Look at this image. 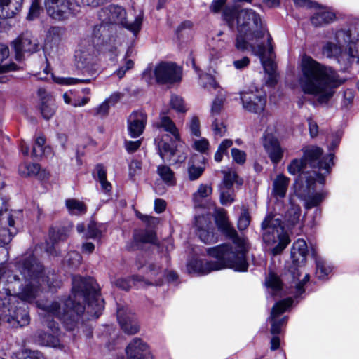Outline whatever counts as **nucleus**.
Wrapping results in <instances>:
<instances>
[{
  "mask_svg": "<svg viewBox=\"0 0 359 359\" xmlns=\"http://www.w3.org/2000/svg\"><path fill=\"white\" fill-rule=\"evenodd\" d=\"M64 305L65 309L62 312L57 302L39 304L47 313V316L43 314V323L49 331L38 330L34 334L35 342L41 346H58V327L55 322L49 321V317H57L63 321L67 329L73 330L85 311L90 317L97 318L104 309V300L100 297L99 288L93 279L74 276L72 295L65 301Z\"/></svg>",
  "mask_w": 359,
  "mask_h": 359,
  "instance_id": "1",
  "label": "nucleus"
},
{
  "mask_svg": "<svg viewBox=\"0 0 359 359\" xmlns=\"http://www.w3.org/2000/svg\"><path fill=\"white\" fill-rule=\"evenodd\" d=\"M299 86L302 91L317 97L320 104H326L342 83L337 72L321 65L311 57L304 55L301 60Z\"/></svg>",
  "mask_w": 359,
  "mask_h": 359,
  "instance_id": "2",
  "label": "nucleus"
},
{
  "mask_svg": "<svg viewBox=\"0 0 359 359\" xmlns=\"http://www.w3.org/2000/svg\"><path fill=\"white\" fill-rule=\"evenodd\" d=\"M235 18L238 32L236 48L241 51L252 50L260 53L262 48L259 45L255 46V42L261 41L265 36L267 39L270 35L263 25L259 15L252 9L230 11L226 7V22L230 27H233Z\"/></svg>",
  "mask_w": 359,
  "mask_h": 359,
  "instance_id": "3",
  "label": "nucleus"
},
{
  "mask_svg": "<svg viewBox=\"0 0 359 359\" xmlns=\"http://www.w3.org/2000/svg\"><path fill=\"white\" fill-rule=\"evenodd\" d=\"M323 149L318 147L311 146L304 150L301 159H293L287 165L290 175L299 174V180L305 182L308 188H311L316 182L323 184L325 177L330 172L333 164V155L321 158Z\"/></svg>",
  "mask_w": 359,
  "mask_h": 359,
  "instance_id": "4",
  "label": "nucleus"
},
{
  "mask_svg": "<svg viewBox=\"0 0 359 359\" xmlns=\"http://www.w3.org/2000/svg\"><path fill=\"white\" fill-rule=\"evenodd\" d=\"M20 272L26 280L29 281L19 294L22 301L34 300L37 297L42 284H46L50 289L60 285V283L55 278V273H49L46 276L43 275V267L34 257H29L24 260Z\"/></svg>",
  "mask_w": 359,
  "mask_h": 359,
  "instance_id": "5",
  "label": "nucleus"
},
{
  "mask_svg": "<svg viewBox=\"0 0 359 359\" xmlns=\"http://www.w3.org/2000/svg\"><path fill=\"white\" fill-rule=\"evenodd\" d=\"M226 267L236 271H248L246 255L250 250L248 239L240 236L231 223L226 219Z\"/></svg>",
  "mask_w": 359,
  "mask_h": 359,
  "instance_id": "6",
  "label": "nucleus"
},
{
  "mask_svg": "<svg viewBox=\"0 0 359 359\" xmlns=\"http://www.w3.org/2000/svg\"><path fill=\"white\" fill-rule=\"evenodd\" d=\"M100 16L102 22L95 26L93 29V35L99 39H104L108 36L107 24L121 25L134 34H137L140 30L143 19V15L140 13L133 22L128 23L125 9L116 5H109L103 8Z\"/></svg>",
  "mask_w": 359,
  "mask_h": 359,
  "instance_id": "7",
  "label": "nucleus"
},
{
  "mask_svg": "<svg viewBox=\"0 0 359 359\" xmlns=\"http://www.w3.org/2000/svg\"><path fill=\"white\" fill-rule=\"evenodd\" d=\"M356 37L351 29H340L336 32L332 41L327 42L323 47L322 52L329 58H336L339 62L351 60L358 55L356 48Z\"/></svg>",
  "mask_w": 359,
  "mask_h": 359,
  "instance_id": "8",
  "label": "nucleus"
},
{
  "mask_svg": "<svg viewBox=\"0 0 359 359\" xmlns=\"http://www.w3.org/2000/svg\"><path fill=\"white\" fill-rule=\"evenodd\" d=\"M263 241L269 246H273V256L280 255L290 243L288 233L285 230L282 220L276 215L268 213L261 223Z\"/></svg>",
  "mask_w": 359,
  "mask_h": 359,
  "instance_id": "9",
  "label": "nucleus"
},
{
  "mask_svg": "<svg viewBox=\"0 0 359 359\" xmlns=\"http://www.w3.org/2000/svg\"><path fill=\"white\" fill-rule=\"evenodd\" d=\"M243 107L245 109L255 114H261L266 104V95L261 89H249L241 95Z\"/></svg>",
  "mask_w": 359,
  "mask_h": 359,
  "instance_id": "10",
  "label": "nucleus"
},
{
  "mask_svg": "<svg viewBox=\"0 0 359 359\" xmlns=\"http://www.w3.org/2000/svg\"><path fill=\"white\" fill-rule=\"evenodd\" d=\"M155 80L158 83L172 84L180 82L182 79V69L173 62H163L155 67Z\"/></svg>",
  "mask_w": 359,
  "mask_h": 359,
  "instance_id": "11",
  "label": "nucleus"
},
{
  "mask_svg": "<svg viewBox=\"0 0 359 359\" xmlns=\"http://www.w3.org/2000/svg\"><path fill=\"white\" fill-rule=\"evenodd\" d=\"M307 254L308 247L304 239L299 238L293 243L290 252L292 266H288L289 275L293 280L298 279L300 276L299 267L305 264Z\"/></svg>",
  "mask_w": 359,
  "mask_h": 359,
  "instance_id": "12",
  "label": "nucleus"
},
{
  "mask_svg": "<svg viewBox=\"0 0 359 359\" xmlns=\"http://www.w3.org/2000/svg\"><path fill=\"white\" fill-rule=\"evenodd\" d=\"M266 39L268 42L267 50H266L264 43L262 41H259L258 43L255 42V46H258L259 45L261 46L262 51L260 53L254 52L252 50H249L251 51L252 54L259 57L265 72L270 76V81L269 82H270L271 85H273L276 82L275 80L276 65L274 61L272 60V54L273 51V47L271 43L272 38L271 36H268V38Z\"/></svg>",
  "mask_w": 359,
  "mask_h": 359,
  "instance_id": "13",
  "label": "nucleus"
},
{
  "mask_svg": "<svg viewBox=\"0 0 359 359\" xmlns=\"http://www.w3.org/2000/svg\"><path fill=\"white\" fill-rule=\"evenodd\" d=\"M13 46L18 60L22 59L24 53H33L39 50L37 39L29 32L22 33L13 42Z\"/></svg>",
  "mask_w": 359,
  "mask_h": 359,
  "instance_id": "14",
  "label": "nucleus"
},
{
  "mask_svg": "<svg viewBox=\"0 0 359 359\" xmlns=\"http://www.w3.org/2000/svg\"><path fill=\"white\" fill-rule=\"evenodd\" d=\"M175 142L172 145L161 140L158 144V153L161 158L164 161H168L171 163H178L184 162L187 157V152L180 151L177 149V145H174Z\"/></svg>",
  "mask_w": 359,
  "mask_h": 359,
  "instance_id": "15",
  "label": "nucleus"
},
{
  "mask_svg": "<svg viewBox=\"0 0 359 359\" xmlns=\"http://www.w3.org/2000/svg\"><path fill=\"white\" fill-rule=\"evenodd\" d=\"M292 304V299L288 298L277 302L273 306L269 318L271 323V333L273 335L278 334L281 331V327L284 325L287 320V318L285 316L280 320H277V317L285 312V311L290 307Z\"/></svg>",
  "mask_w": 359,
  "mask_h": 359,
  "instance_id": "16",
  "label": "nucleus"
},
{
  "mask_svg": "<svg viewBox=\"0 0 359 359\" xmlns=\"http://www.w3.org/2000/svg\"><path fill=\"white\" fill-rule=\"evenodd\" d=\"M210 217L209 215H198L195 217L194 227L201 241L206 244L215 243L217 238L210 231Z\"/></svg>",
  "mask_w": 359,
  "mask_h": 359,
  "instance_id": "17",
  "label": "nucleus"
},
{
  "mask_svg": "<svg viewBox=\"0 0 359 359\" xmlns=\"http://www.w3.org/2000/svg\"><path fill=\"white\" fill-rule=\"evenodd\" d=\"M71 0H44L47 13L56 20H64L70 13Z\"/></svg>",
  "mask_w": 359,
  "mask_h": 359,
  "instance_id": "18",
  "label": "nucleus"
},
{
  "mask_svg": "<svg viewBox=\"0 0 359 359\" xmlns=\"http://www.w3.org/2000/svg\"><path fill=\"white\" fill-rule=\"evenodd\" d=\"M117 318L122 330L127 334H134L139 330L135 314L128 307L117 309Z\"/></svg>",
  "mask_w": 359,
  "mask_h": 359,
  "instance_id": "19",
  "label": "nucleus"
},
{
  "mask_svg": "<svg viewBox=\"0 0 359 359\" xmlns=\"http://www.w3.org/2000/svg\"><path fill=\"white\" fill-rule=\"evenodd\" d=\"M93 53L94 46L92 44H89L86 51L81 49L76 55L78 67L86 69V72L91 76L95 74Z\"/></svg>",
  "mask_w": 359,
  "mask_h": 359,
  "instance_id": "20",
  "label": "nucleus"
},
{
  "mask_svg": "<svg viewBox=\"0 0 359 359\" xmlns=\"http://www.w3.org/2000/svg\"><path fill=\"white\" fill-rule=\"evenodd\" d=\"M126 351L130 359H152L148 346L139 338H135Z\"/></svg>",
  "mask_w": 359,
  "mask_h": 359,
  "instance_id": "21",
  "label": "nucleus"
},
{
  "mask_svg": "<svg viewBox=\"0 0 359 359\" xmlns=\"http://www.w3.org/2000/svg\"><path fill=\"white\" fill-rule=\"evenodd\" d=\"M263 146L273 163L276 164L280 161L283 151L278 140L274 136L271 134L265 135Z\"/></svg>",
  "mask_w": 359,
  "mask_h": 359,
  "instance_id": "22",
  "label": "nucleus"
},
{
  "mask_svg": "<svg viewBox=\"0 0 359 359\" xmlns=\"http://www.w3.org/2000/svg\"><path fill=\"white\" fill-rule=\"evenodd\" d=\"M6 322L13 327H22L30 323V316L27 306L23 304L22 306L16 308L12 315L6 318Z\"/></svg>",
  "mask_w": 359,
  "mask_h": 359,
  "instance_id": "23",
  "label": "nucleus"
},
{
  "mask_svg": "<svg viewBox=\"0 0 359 359\" xmlns=\"http://www.w3.org/2000/svg\"><path fill=\"white\" fill-rule=\"evenodd\" d=\"M243 181L239 178L235 171L226 172V204L235 201V189H238Z\"/></svg>",
  "mask_w": 359,
  "mask_h": 359,
  "instance_id": "24",
  "label": "nucleus"
},
{
  "mask_svg": "<svg viewBox=\"0 0 359 359\" xmlns=\"http://www.w3.org/2000/svg\"><path fill=\"white\" fill-rule=\"evenodd\" d=\"M37 93L41 99V113L45 119L48 120L54 115L55 111L54 100L43 88H39Z\"/></svg>",
  "mask_w": 359,
  "mask_h": 359,
  "instance_id": "25",
  "label": "nucleus"
},
{
  "mask_svg": "<svg viewBox=\"0 0 359 359\" xmlns=\"http://www.w3.org/2000/svg\"><path fill=\"white\" fill-rule=\"evenodd\" d=\"M146 115L142 112L132 114L128 118V131L132 137L140 135L145 127Z\"/></svg>",
  "mask_w": 359,
  "mask_h": 359,
  "instance_id": "26",
  "label": "nucleus"
},
{
  "mask_svg": "<svg viewBox=\"0 0 359 359\" xmlns=\"http://www.w3.org/2000/svg\"><path fill=\"white\" fill-rule=\"evenodd\" d=\"M205 165L206 158L204 156L198 154L194 155L189 163V179L191 181L198 180L203 173Z\"/></svg>",
  "mask_w": 359,
  "mask_h": 359,
  "instance_id": "27",
  "label": "nucleus"
},
{
  "mask_svg": "<svg viewBox=\"0 0 359 359\" xmlns=\"http://www.w3.org/2000/svg\"><path fill=\"white\" fill-rule=\"evenodd\" d=\"M212 262H203L200 260H194L187 264V271L189 273L207 274L212 271L222 269L223 264H215Z\"/></svg>",
  "mask_w": 359,
  "mask_h": 359,
  "instance_id": "28",
  "label": "nucleus"
},
{
  "mask_svg": "<svg viewBox=\"0 0 359 359\" xmlns=\"http://www.w3.org/2000/svg\"><path fill=\"white\" fill-rule=\"evenodd\" d=\"M22 0H0V18H13L20 9Z\"/></svg>",
  "mask_w": 359,
  "mask_h": 359,
  "instance_id": "29",
  "label": "nucleus"
},
{
  "mask_svg": "<svg viewBox=\"0 0 359 359\" xmlns=\"http://www.w3.org/2000/svg\"><path fill=\"white\" fill-rule=\"evenodd\" d=\"M290 179L283 175H278L273 180L272 195L277 200L283 198L285 196Z\"/></svg>",
  "mask_w": 359,
  "mask_h": 359,
  "instance_id": "30",
  "label": "nucleus"
},
{
  "mask_svg": "<svg viewBox=\"0 0 359 359\" xmlns=\"http://www.w3.org/2000/svg\"><path fill=\"white\" fill-rule=\"evenodd\" d=\"M315 184L312 185L311 188H308L306 185V188L308 189L306 194L303 195L304 200L305 201V208L306 209H311L313 207L318 206L325 198V194L323 192L319 193H311V190L315 189Z\"/></svg>",
  "mask_w": 359,
  "mask_h": 359,
  "instance_id": "31",
  "label": "nucleus"
},
{
  "mask_svg": "<svg viewBox=\"0 0 359 359\" xmlns=\"http://www.w3.org/2000/svg\"><path fill=\"white\" fill-rule=\"evenodd\" d=\"M166 112L163 111L159 122L157 123L158 128H163L166 132L170 133L174 137L175 141H180V135L179 131L174 122L168 116L163 115Z\"/></svg>",
  "mask_w": 359,
  "mask_h": 359,
  "instance_id": "32",
  "label": "nucleus"
},
{
  "mask_svg": "<svg viewBox=\"0 0 359 359\" xmlns=\"http://www.w3.org/2000/svg\"><path fill=\"white\" fill-rule=\"evenodd\" d=\"M116 284L118 287L124 290H128L132 287V285L140 287L148 285L149 283L140 276H133L130 280L118 279L116 280Z\"/></svg>",
  "mask_w": 359,
  "mask_h": 359,
  "instance_id": "33",
  "label": "nucleus"
},
{
  "mask_svg": "<svg viewBox=\"0 0 359 359\" xmlns=\"http://www.w3.org/2000/svg\"><path fill=\"white\" fill-rule=\"evenodd\" d=\"M199 83L203 88L209 91L217 90L220 94L222 91V88L220 87L215 78L208 74H203L199 76Z\"/></svg>",
  "mask_w": 359,
  "mask_h": 359,
  "instance_id": "34",
  "label": "nucleus"
},
{
  "mask_svg": "<svg viewBox=\"0 0 359 359\" xmlns=\"http://www.w3.org/2000/svg\"><path fill=\"white\" fill-rule=\"evenodd\" d=\"M335 19V15L329 11H321L316 13L311 17V23L316 26H323L326 24H329L334 21Z\"/></svg>",
  "mask_w": 359,
  "mask_h": 359,
  "instance_id": "35",
  "label": "nucleus"
},
{
  "mask_svg": "<svg viewBox=\"0 0 359 359\" xmlns=\"http://www.w3.org/2000/svg\"><path fill=\"white\" fill-rule=\"evenodd\" d=\"M301 208L299 205H292L285 215V222L288 228H292L299 223Z\"/></svg>",
  "mask_w": 359,
  "mask_h": 359,
  "instance_id": "36",
  "label": "nucleus"
},
{
  "mask_svg": "<svg viewBox=\"0 0 359 359\" xmlns=\"http://www.w3.org/2000/svg\"><path fill=\"white\" fill-rule=\"evenodd\" d=\"M68 236L67 227H52L49 231L50 239L53 243L66 240Z\"/></svg>",
  "mask_w": 359,
  "mask_h": 359,
  "instance_id": "37",
  "label": "nucleus"
},
{
  "mask_svg": "<svg viewBox=\"0 0 359 359\" xmlns=\"http://www.w3.org/2000/svg\"><path fill=\"white\" fill-rule=\"evenodd\" d=\"M9 55V50L7 46L0 44V73L14 71L17 69V66L14 63L10 65L3 64L4 61Z\"/></svg>",
  "mask_w": 359,
  "mask_h": 359,
  "instance_id": "38",
  "label": "nucleus"
},
{
  "mask_svg": "<svg viewBox=\"0 0 359 359\" xmlns=\"http://www.w3.org/2000/svg\"><path fill=\"white\" fill-rule=\"evenodd\" d=\"M207 253L209 256H210L212 258H215L217 259V262H211L213 263L214 266L215 264H219L221 262H222L223 266L222 269L224 268V245H219L213 248H210L207 249Z\"/></svg>",
  "mask_w": 359,
  "mask_h": 359,
  "instance_id": "39",
  "label": "nucleus"
},
{
  "mask_svg": "<svg viewBox=\"0 0 359 359\" xmlns=\"http://www.w3.org/2000/svg\"><path fill=\"white\" fill-rule=\"evenodd\" d=\"M39 170V164L23 163L19 165L18 172L22 177H32L37 175Z\"/></svg>",
  "mask_w": 359,
  "mask_h": 359,
  "instance_id": "40",
  "label": "nucleus"
},
{
  "mask_svg": "<svg viewBox=\"0 0 359 359\" xmlns=\"http://www.w3.org/2000/svg\"><path fill=\"white\" fill-rule=\"evenodd\" d=\"M97 179L103 191L109 192L111 189V184L107 180V172L102 165H97L95 168Z\"/></svg>",
  "mask_w": 359,
  "mask_h": 359,
  "instance_id": "41",
  "label": "nucleus"
},
{
  "mask_svg": "<svg viewBox=\"0 0 359 359\" xmlns=\"http://www.w3.org/2000/svg\"><path fill=\"white\" fill-rule=\"evenodd\" d=\"M66 206L72 214L81 215L86 212L85 204L76 199H68L66 201Z\"/></svg>",
  "mask_w": 359,
  "mask_h": 359,
  "instance_id": "42",
  "label": "nucleus"
},
{
  "mask_svg": "<svg viewBox=\"0 0 359 359\" xmlns=\"http://www.w3.org/2000/svg\"><path fill=\"white\" fill-rule=\"evenodd\" d=\"M157 172L165 183L169 184L175 183L174 172L170 167L165 165H159L157 168Z\"/></svg>",
  "mask_w": 359,
  "mask_h": 359,
  "instance_id": "43",
  "label": "nucleus"
},
{
  "mask_svg": "<svg viewBox=\"0 0 359 359\" xmlns=\"http://www.w3.org/2000/svg\"><path fill=\"white\" fill-rule=\"evenodd\" d=\"M265 284L275 292L282 290V281L273 272H269L266 277Z\"/></svg>",
  "mask_w": 359,
  "mask_h": 359,
  "instance_id": "44",
  "label": "nucleus"
},
{
  "mask_svg": "<svg viewBox=\"0 0 359 359\" xmlns=\"http://www.w3.org/2000/svg\"><path fill=\"white\" fill-rule=\"evenodd\" d=\"M62 36V29L61 28L58 27H52L47 32L46 41L47 43L56 45L60 41Z\"/></svg>",
  "mask_w": 359,
  "mask_h": 359,
  "instance_id": "45",
  "label": "nucleus"
},
{
  "mask_svg": "<svg viewBox=\"0 0 359 359\" xmlns=\"http://www.w3.org/2000/svg\"><path fill=\"white\" fill-rule=\"evenodd\" d=\"M251 217L249 211L245 207H242L241 213L238 217L237 226L240 231H244L248 229L250 224Z\"/></svg>",
  "mask_w": 359,
  "mask_h": 359,
  "instance_id": "46",
  "label": "nucleus"
},
{
  "mask_svg": "<svg viewBox=\"0 0 359 359\" xmlns=\"http://www.w3.org/2000/svg\"><path fill=\"white\" fill-rule=\"evenodd\" d=\"M54 81L60 85H76L79 83H89L92 79H77L72 77H57L54 78Z\"/></svg>",
  "mask_w": 359,
  "mask_h": 359,
  "instance_id": "47",
  "label": "nucleus"
},
{
  "mask_svg": "<svg viewBox=\"0 0 359 359\" xmlns=\"http://www.w3.org/2000/svg\"><path fill=\"white\" fill-rule=\"evenodd\" d=\"M45 142L46 140L43 136H39L36 138L32 151V156L33 157L38 158L43 156L45 151Z\"/></svg>",
  "mask_w": 359,
  "mask_h": 359,
  "instance_id": "48",
  "label": "nucleus"
},
{
  "mask_svg": "<svg viewBox=\"0 0 359 359\" xmlns=\"http://www.w3.org/2000/svg\"><path fill=\"white\" fill-rule=\"evenodd\" d=\"M135 239L138 242L155 243L156 241V233L151 230L142 231L135 235Z\"/></svg>",
  "mask_w": 359,
  "mask_h": 359,
  "instance_id": "49",
  "label": "nucleus"
},
{
  "mask_svg": "<svg viewBox=\"0 0 359 359\" xmlns=\"http://www.w3.org/2000/svg\"><path fill=\"white\" fill-rule=\"evenodd\" d=\"M316 275L319 279H325L331 271L329 266H326L325 262L319 258L316 259Z\"/></svg>",
  "mask_w": 359,
  "mask_h": 359,
  "instance_id": "50",
  "label": "nucleus"
},
{
  "mask_svg": "<svg viewBox=\"0 0 359 359\" xmlns=\"http://www.w3.org/2000/svg\"><path fill=\"white\" fill-rule=\"evenodd\" d=\"M212 187L208 184H201L197 191L193 194L194 200L199 201L201 198H206L212 194Z\"/></svg>",
  "mask_w": 359,
  "mask_h": 359,
  "instance_id": "51",
  "label": "nucleus"
},
{
  "mask_svg": "<svg viewBox=\"0 0 359 359\" xmlns=\"http://www.w3.org/2000/svg\"><path fill=\"white\" fill-rule=\"evenodd\" d=\"M102 231L99 226L95 222H90L87 226V230L85 233L86 238H100Z\"/></svg>",
  "mask_w": 359,
  "mask_h": 359,
  "instance_id": "52",
  "label": "nucleus"
},
{
  "mask_svg": "<svg viewBox=\"0 0 359 359\" xmlns=\"http://www.w3.org/2000/svg\"><path fill=\"white\" fill-rule=\"evenodd\" d=\"M285 278L286 279L294 283V284H295L294 287H295V290H296L295 295L296 296H299L304 292V290L303 288L304 285L309 280V275L306 274L302 281L297 283V281L299 280V279L293 280L291 278V276L289 275V269H287V273H286L285 274ZM298 278H299V277Z\"/></svg>",
  "mask_w": 359,
  "mask_h": 359,
  "instance_id": "53",
  "label": "nucleus"
},
{
  "mask_svg": "<svg viewBox=\"0 0 359 359\" xmlns=\"http://www.w3.org/2000/svg\"><path fill=\"white\" fill-rule=\"evenodd\" d=\"M81 260V255L76 251L70 252L66 257V262L72 268H77L80 265Z\"/></svg>",
  "mask_w": 359,
  "mask_h": 359,
  "instance_id": "54",
  "label": "nucleus"
},
{
  "mask_svg": "<svg viewBox=\"0 0 359 359\" xmlns=\"http://www.w3.org/2000/svg\"><path fill=\"white\" fill-rule=\"evenodd\" d=\"M224 100L223 97L219 95L217 96L212 104L211 107V116H218L220 114L223 109Z\"/></svg>",
  "mask_w": 359,
  "mask_h": 359,
  "instance_id": "55",
  "label": "nucleus"
},
{
  "mask_svg": "<svg viewBox=\"0 0 359 359\" xmlns=\"http://www.w3.org/2000/svg\"><path fill=\"white\" fill-rule=\"evenodd\" d=\"M233 162L243 165L246 161V154L245 151L236 148H233L231 151Z\"/></svg>",
  "mask_w": 359,
  "mask_h": 359,
  "instance_id": "56",
  "label": "nucleus"
},
{
  "mask_svg": "<svg viewBox=\"0 0 359 359\" xmlns=\"http://www.w3.org/2000/svg\"><path fill=\"white\" fill-rule=\"evenodd\" d=\"M39 4V0H32L27 15V19L32 20L39 15L41 11V7Z\"/></svg>",
  "mask_w": 359,
  "mask_h": 359,
  "instance_id": "57",
  "label": "nucleus"
},
{
  "mask_svg": "<svg viewBox=\"0 0 359 359\" xmlns=\"http://www.w3.org/2000/svg\"><path fill=\"white\" fill-rule=\"evenodd\" d=\"M212 116L213 118L212 128L215 136H222L223 118L222 117Z\"/></svg>",
  "mask_w": 359,
  "mask_h": 359,
  "instance_id": "58",
  "label": "nucleus"
},
{
  "mask_svg": "<svg viewBox=\"0 0 359 359\" xmlns=\"http://www.w3.org/2000/svg\"><path fill=\"white\" fill-rule=\"evenodd\" d=\"M170 105L172 109H174L175 110H176L178 112L186 111V109L184 105L183 100L177 95L171 96Z\"/></svg>",
  "mask_w": 359,
  "mask_h": 359,
  "instance_id": "59",
  "label": "nucleus"
},
{
  "mask_svg": "<svg viewBox=\"0 0 359 359\" xmlns=\"http://www.w3.org/2000/svg\"><path fill=\"white\" fill-rule=\"evenodd\" d=\"M215 223L218 229L222 232H224V212L222 209H217L215 211Z\"/></svg>",
  "mask_w": 359,
  "mask_h": 359,
  "instance_id": "60",
  "label": "nucleus"
},
{
  "mask_svg": "<svg viewBox=\"0 0 359 359\" xmlns=\"http://www.w3.org/2000/svg\"><path fill=\"white\" fill-rule=\"evenodd\" d=\"M224 0H215L210 6V11L214 13H222V16L224 15Z\"/></svg>",
  "mask_w": 359,
  "mask_h": 359,
  "instance_id": "61",
  "label": "nucleus"
},
{
  "mask_svg": "<svg viewBox=\"0 0 359 359\" xmlns=\"http://www.w3.org/2000/svg\"><path fill=\"white\" fill-rule=\"evenodd\" d=\"M189 128H190L191 133L194 135L198 137L201 135L200 121H199V119L198 117H196V116L192 117L191 122H190Z\"/></svg>",
  "mask_w": 359,
  "mask_h": 359,
  "instance_id": "62",
  "label": "nucleus"
},
{
  "mask_svg": "<svg viewBox=\"0 0 359 359\" xmlns=\"http://www.w3.org/2000/svg\"><path fill=\"white\" fill-rule=\"evenodd\" d=\"M208 147H209V142L205 138H203V139H201L199 140H196L194 142L195 149H196L197 151H198L201 153L205 152L208 149Z\"/></svg>",
  "mask_w": 359,
  "mask_h": 359,
  "instance_id": "63",
  "label": "nucleus"
},
{
  "mask_svg": "<svg viewBox=\"0 0 359 359\" xmlns=\"http://www.w3.org/2000/svg\"><path fill=\"white\" fill-rule=\"evenodd\" d=\"M19 359H44V358L39 351H26Z\"/></svg>",
  "mask_w": 359,
  "mask_h": 359,
  "instance_id": "64",
  "label": "nucleus"
}]
</instances>
